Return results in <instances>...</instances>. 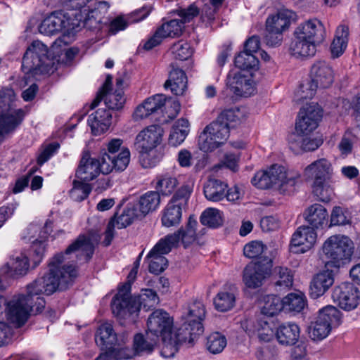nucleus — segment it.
I'll return each instance as SVG.
<instances>
[{
    "mask_svg": "<svg viewBox=\"0 0 360 360\" xmlns=\"http://www.w3.org/2000/svg\"><path fill=\"white\" fill-rule=\"evenodd\" d=\"M349 37V27L345 25H339L335 31V37L330 45L333 58L340 57L345 51Z\"/></svg>",
    "mask_w": 360,
    "mask_h": 360,
    "instance_id": "e433bc0d",
    "label": "nucleus"
},
{
    "mask_svg": "<svg viewBox=\"0 0 360 360\" xmlns=\"http://www.w3.org/2000/svg\"><path fill=\"white\" fill-rule=\"evenodd\" d=\"M131 153L129 148L122 150L110 156H103L101 169L103 174H108L112 172H123L128 167L130 162Z\"/></svg>",
    "mask_w": 360,
    "mask_h": 360,
    "instance_id": "b1692460",
    "label": "nucleus"
},
{
    "mask_svg": "<svg viewBox=\"0 0 360 360\" xmlns=\"http://www.w3.org/2000/svg\"><path fill=\"white\" fill-rule=\"evenodd\" d=\"M15 94L11 101H4L0 104V143H2L21 124L25 111L21 108H15L13 103Z\"/></svg>",
    "mask_w": 360,
    "mask_h": 360,
    "instance_id": "9b49d317",
    "label": "nucleus"
},
{
    "mask_svg": "<svg viewBox=\"0 0 360 360\" xmlns=\"http://www.w3.org/2000/svg\"><path fill=\"white\" fill-rule=\"evenodd\" d=\"M321 111L317 104H309L300 109L295 129L298 134L307 136L315 130L321 118Z\"/></svg>",
    "mask_w": 360,
    "mask_h": 360,
    "instance_id": "f3484780",
    "label": "nucleus"
},
{
    "mask_svg": "<svg viewBox=\"0 0 360 360\" xmlns=\"http://www.w3.org/2000/svg\"><path fill=\"white\" fill-rule=\"evenodd\" d=\"M160 204V195L158 191H148L140 196L138 205L141 214L146 215L158 209Z\"/></svg>",
    "mask_w": 360,
    "mask_h": 360,
    "instance_id": "a19ab883",
    "label": "nucleus"
},
{
    "mask_svg": "<svg viewBox=\"0 0 360 360\" xmlns=\"http://www.w3.org/2000/svg\"><path fill=\"white\" fill-rule=\"evenodd\" d=\"M304 176L313 180V192L322 202H329L333 195V168L326 158L319 159L309 165L304 171Z\"/></svg>",
    "mask_w": 360,
    "mask_h": 360,
    "instance_id": "20e7f679",
    "label": "nucleus"
},
{
    "mask_svg": "<svg viewBox=\"0 0 360 360\" xmlns=\"http://www.w3.org/2000/svg\"><path fill=\"white\" fill-rule=\"evenodd\" d=\"M317 89V84H315L311 80H307L300 85L295 94L296 99L297 101L311 99L315 95Z\"/></svg>",
    "mask_w": 360,
    "mask_h": 360,
    "instance_id": "680f3d73",
    "label": "nucleus"
},
{
    "mask_svg": "<svg viewBox=\"0 0 360 360\" xmlns=\"http://www.w3.org/2000/svg\"><path fill=\"white\" fill-rule=\"evenodd\" d=\"M294 39L290 45V53L296 58H305L314 56L318 44L300 35L293 34Z\"/></svg>",
    "mask_w": 360,
    "mask_h": 360,
    "instance_id": "72a5a7b5",
    "label": "nucleus"
},
{
    "mask_svg": "<svg viewBox=\"0 0 360 360\" xmlns=\"http://www.w3.org/2000/svg\"><path fill=\"white\" fill-rule=\"evenodd\" d=\"M200 222L211 228H217L222 224L220 211L215 208L206 209L200 216Z\"/></svg>",
    "mask_w": 360,
    "mask_h": 360,
    "instance_id": "5fc2aeb1",
    "label": "nucleus"
},
{
    "mask_svg": "<svg viewBox=\"0 0 360 360\" xmlns=\"http://www.w3.org/2000/svg\"><path fill=\"white\" fill-rule=\"evenodd\" d=\"M316 238L317 234L313 228L300 226L292 236L290 250L295 253H304L313 248Z\"/></svg>",
    "mask_w": 360,
    "mask_h": 360,
    "instance_id": "4be33fe9",
    "label": "nucleus"
},
{
    "mask_svg": "<svg viewBox=\"0 0 360 360\" xmlns=\"http://www.w3.org/2000/svg\"><path fill=\"white\" fill-rule=\"evenodd\" d=\"M354 248V243L348 236L336 234L327 238L323 244L322 251L328 259L327 263L339 266L341 262L350 259Z\"/></svg>",
    "mask_w": 360,
    "mask_h": 360,
    "instance_id": "0eeeda50",
    "label": "nucleus"
},
{
    "mask_svg": "<svg viewBox=\"0 0 360 360\" xmlns=\"http://www.w3.org/2000/svg\"><path fill=\"white\" fill-rule=\"evenodd\" d=\"M267 172L274 186L283 191L295 186L300 177L297 174L288 173L285 168L279 165H273Z\"/></svg>",
    "mask_w": 360,
    "mask_h": 360,
    "instance_id": "393cba45",
    "label": "nucleus"
},
{
    "mask_svg": "<svg viewBox=\"0 0 360 360\" xmlns=\"http://www.w3.org/2000/svg\"><path fill=\"white\" fill-rule=\"evenodd\" d=\"M165 103L166 96L163 94H156L149 97L136 107L133 114L134 119L142 120L160 111L162 112Z\"/></svg>",
    "mask_w": 360,
    "mask_h": 360,
    "instance_id": "a878e982",
    "label": "nucleus"
},
{
    "mask_svg": "<svg viewBox=\"0 0 360 360\" xmlns=\"http://www.w3.org/2000/svg\"><path fill=\"white\" fill-rule=\"evenodd\" d=\"M317 319L328 324L329 328L333 329L341 324L342 314L336 307L328 305L319 310Z\"/></svg>",
    "mask_w": 360,
    "mask_h": 360,
    "instance_id": "c03bdc74",
    "label": "nucleus"
},
{
    "mask_svg": "<svg viewBox=\"0 0 360 360\" xmlns=\"http://www.w3.org/2000/svg\"><path fill=\"white\" fill-rule=\"evenodd\" d=\"M332 329L319 319L312 322L308 328L309 338L314 341H320L325 339L330 333Z\"/></svg>",
    "mask_w": 360,
    "mask_h": 360,
    "instance_id": "603ef678",
    "label": "nucleus"
},
{
    "mask_svg": "<svg viewBox=\"0 0 360 360\" xmlns=\"http://www.w3.org/2000/svg\"><path fill=\"white\" fill-rule=\"evenodd\" d=\"M29 267V259L22 253L11 259L8 264L0 269V290L6 288L10 279L25 275Z\"/></svg>",
    "mask_w": 360,
    "mask_h": 360,
    "instance_id": "a211bd4d",
    "label": "nucleus"
},
{
    "mask_svg": "<svg viewBox=\"0 0 360 360\" xmlns=\"http://www.w3.org/2000/svg\"><path fill=\"white\" fill-rule=\"evenodd\" d=\"M91 188L89 184L75 180L73 187L70 191V198L77 202L86 199L91 193Z\"/></svg>",
    "mask_w": 360,
    "mask_h": 360,
    "instance_id": "052dcab7",
    "label": "nucleus"
},
{
    "mask_svg": "<svg viewBox=\"0 0 360 360\" xmlns=\"http://www.w3.org/2000/svg\"><path fill=\"white\" fill-rule=\"evenodd\" d=\"M139 217V213L134 205H128L120 214H115L110 221H115V225L119 229L130 225L134 219Z\"/></svg>",
    "mask_w": 360,
    "mask_h": 360,
    "instance_id": "a18cd8bd",
    "label": "nucleus"
},
{
    "mask_svg": "<svg viewBox=\"0 0 360 360\" xmlns=\"http://www.w3.org/2000/svg\"><path fill=\"white\" fill-rule=\"evenodd\" d=\"M266 247L261 241L253 240L247 243L243 248L244 255L248 258H256L260 256Z\"/></svg>",
    "mask_w": 360,
    "mask_h": 360,
    "instance_id": "69168bd1",
    "label": "nucleus"
},
{
    "mask_svg": "<svg viewBox=\"0 0 360 360\" xmlns=\"http://www.w3.org/2000/svg\"><path fill=\"white\" fill-rule=\"evenodd\" d=\"M49 4H51L54 6L60 5L64 8L75 11V13H77L79 15L78 18H81V15L78 13L77 11L80 10L82 8L84 7L88 2L91 0H48Z\"/></svg>",
    "mask_w": 360,
    "mask_h": 360,
    "instance_id": "0e129e2a",
    "label": "nucleus"
},
{
    "mask_svg": "<svg viewBox=\"0 0 360 360\" xmlns=\"http://www.w3.org/2000/svg\"><path fill=\"white\" fill-rule=\"evenodd\" d=\"M322 143L323 141L320 139H312L307 136H304L302 135L296 136L295 141L290 143V148L294 150H297L299 148L306 152L314 151L319 148Z\"/></svg>",
    "mask_w": 360,
    "mask_h": 360,
    "instance_id": "09e8293b",
    "label": "nucleus"
},
{
    "mask_svg": "<svg viewBox=\"0 0 360 360\" xmlns=\"http://www.w3.org/2000/svg\"><path fill=\"white\" fill-rule=\"evenodd\" d=\"M304 217L314 230V229L323 228L328 223V212L320 204L316 203L309 207L304 212Z\"/></svg>",
    "mask_w": 360,
    "mask_h": 360,
    "instance_id": "f704fd0d",
    "label": "nucleus"
},
{
    "mask_svg": "<svg viewBox=\"0 0 360 360\" xmlns=\"http://www.w3.org/2000/svg\"><path fill=\"white\" fill-rule=\"evenodd\" d=\"M227 86L237 96H250L255 92V82L252 74L238 71L231 72L227 76Z\"/></svg>",
    "mask_w": 360,
    "mask_h": 360,
    "instance_id": "aec40b11",
    "label": "nucleus"
},
{
    "mask_svg": "<svg viewBox=\"0 0 360 360\" xmlns=\"http://www.w3.org/2000/svg\"><path fill=\"white\" fill-rule=\"evenodd\" d=\"M190 131V124L188 120L180 118L173 124L168 138V143L172 146L181 144Z\"/></svg>",
    "mask_w": 360,
    "mask_h": 360,
    "instance_id": "c9c22d12",
    "label": "nucleus"
},
{
    "mask_svg": "<svg viewBox=\"0 0 360 360\" xmlns=\"http://www.w3.org/2000/svg\"><path fill=\"white\" fill-rule=\"evenodd\" d=\"M310 76L311 81L321 89L329 87L334 79L332 68L325 61L315 63L311 68Z\"/></svg>",
    "mask_w": 360,
    "mask_h": 360,
    "instance_id": "cd10ccee",
    "label": "nucleus"
},
{
    "mask_svg": "<svg viewBox=\"0 0 360 360\" xmlns=\"http://www.w3.org/2000/svg\"><path fill=\"white\" fill-rule=\"evenodd\" d=\"M350 223V217L347 211L340 207H335L330 214L329 226H342Z\"/></svg>",
    "mask_w": 360,
    "mask_h": 360,
    "instance_id": "e2e57ef3",
    "label": "nucleus"
},
{
    "mask_svg": "<svg viewBox=\"0 0 360 360\" xmlns=\"http://www.w3.org/2000/svg\"><path fill=\"white\" fill-rule=\"evenodd\" d=\"M102 172L101 162L90 157L89 153H84L76 171V176L84 181H90Z\"/></svg>",
    "mask_w": 360,
    "mask_h": 360,
    "instance_id": "bb28decb",
    "label": "nucleus"
},
{
    "mask_svg": "<svg viewBox=\"0 0 360 360\" xmlns=\"http://www.w3.org/2000/svg\"><path fill=\"white\" fill-rule=\"evenodd\" d=\"M180 20L174 19L164 23L158 30L165 37H179L181 34L184 24L190 22L194 17L199 13L198 8L193 5H190L187 8H180L177 11Z\"/></svg>",
    "mask_w": 360,
    "mask_h": 360,
    "instance_id": "6ab92c4d",
    "label": "nucleus"
},
{
    "mask_svg": "<svg viewBox=\"0 0 360 360\" xmlns=\"http://www.w3.org/2000/svg\"><path fill=\"white\" fill-rule=\"evenodd\" d=\"M191 192L190 188L188 186H184L175 193L162 211V226L171 227L180 223L182 211L188 206Z\"/></svg>",
    "mask_w": 360,
    "mask_h": 360,
    "instance_id": "1a4fd4ad",
    "label": "nucleus"
},
{
    "mask_svg": "<svg viewBox=\"0 0 360 360\" xmlns=\"http://www.w3.org/2000/svg\"><path fill=\"white\" fill-rule=\"evenodd\" d=\"M283 309L290 311H301L306 306V299L302 293H290L283 299Z\"/></svg>",
    "mask_w": 360,
    "mask_h": 360,
    "instance_id": "8fccbe9b",
    "label": "nucleus"
},
{
    "mask_svg": "<svg viewBox=\"0 0 360 360\" xmlns=\"http://www.w3.org/2000/svg\"><path fill=\"white\" fill-rule=\"evenodd\" d=\"M197 225L198 221L193 216H190L185 228H181L177 232L172 234L177 235L178 236V240L175 243V247L179 244L180 240H181L184 247H187L195 241L196 239L195 227Z\"/></svg>",
    "mask_w": 360,
    "mask_h": 360,
    "instance_id": "79ce46f5",
    "label": "nucleus"
},
{
    "mask_svg": "<svg viewBox=\"0 0 360 360\" xmlns=\"http://www.w3.org/2000/svg\"><path fill=\"white\" fill-rule=\"evenodd\" d=\"M205 314L203 303L198 300L189 303L184 309L181 315L182 328L188 331L191 338L193 339L203 333L202 321L205 317Z\"/></svg>",
    "mask_w": 360,
    "mask_h": 360,
    "instance_id": "f8f14e48",
    "label": "nucleus"
},
{
    "mask_svg": "<svg viewBox=\"0 0 360 360\" xmlns=\"http://www.w3.org/2000/svg\"><path fill=\"white\" fill-rule=\"evenodd\" d=\"M333 283L334 277L332 271L326 270L318 273L310 283V296L314 299L322 296Z\"/></svg>",
    "mask_w": 360,
    "mask_h": 360,
    "instance_id": "7c9ffc66",
    "label": "nucleus"
},
{
    "mask_svg": "<svg viewBox=\"0 0 360 360\" xmlns=\"http://www.w3.org/2000/svg\"><path fill=\"white\" fill-rule=\"evenodd\" d=\"M236 299L235 288H231L229 290H222L214 298V307L219 311H227L235 306Z\"/></svg>",
    "mask_w": 360,
    "mask_h": 360,
    "instance_id": "58836bf2",
    "label": "nucleus"
},
{
    "mask_svg": "<svg viewBox=\"0 0 360 360\" xmlns=\"http://www.w3.org/2000/svg\"><path fill=\"white\" fill-rule=\"evenodd\" d=\"M112 115L110 110L99 108L91 114L88 118V124L94 136L101 135L107 131L111 124Z\"/></svg>",
    "mask_w": 360,
    "mask_h": 360,
    "instance_id": "c756f323",
    "label": "nucleus"
},
{
    "mask_svg": "<svg viewBox=\"0 0 360 360\" xmlns=\"http://www.w3.org/2000/svg\"><path fill=\"white\" fill-rule=\"evenodd\" d=\"M245 109L239 107L225 109L217 117L220 121L228 124L229 129L245 120Z\"/></svg>",
    "mask_w": 360,
    "mask_h": 360,
    "instance_id": "37998d69",
    "label": "nucleus"
},
{
    "mask_svg": "<svg viewBox=\"0 0 360 360\" xmlns=\"http://www.w3.org/2000/svg\"><path fill=\"white\" fill-rule=\"evenodd\" d=\"M229 132L228 124L217 117L199 136L200 150L205 153L212 152L225 143L229 136Z\"/></svg>",
    "mask_w": 360,
    "mask_h": 360,
    "instance_id": "9d476101",
    "label": "nucleus"
},
{
    "mask_svg": "<svg viewBox=\"0 0 360 360\" xmlns=\"http://www.w3.org/2000/svg\"><path fill=\"white\" fill-rule=\"evenodd\" d=\"M272 261L266 258L263 260L248 264L243 270V281L250 288H257L270 276Z\"/></svg>",
    "mask_w": 360,
    "mask_h": 360,
    "instance_id": "2eb2a0df",
    "label": "nucleus"
},
{
    "mask_svg": "<svg viewBox=\"0 0 360 360\" xmlns=\"http://www.w3.org/2000/svg\"><path fill=\"white\" fill-rule=\"evenodd\" d=\"M163 133V129L160 126L155 124L143 129L137 134L135 146L143 158L141 160L143 167L152 166L150 163L144 162V156L160 144Z\"/></svg>",
    "mask_w": 360,
    "mask_h": 360,
    "instance_id": "4468645a",
    "label": "nucleus"
},
{
    "mask_svg": "<svg viewBox=\"0 0 360 360\" xmlns=\"http://www.w3.org/2000/svg\"><path fill=\"white\" fill-rule=\"evenodd\" d=\"M251 182L255 187L260 189H267L274 186L267 170L257 172L252 179Z\"/></svg>",
    "mask_w": 360,
    "mask_h": 360,
    "instance_id": "338daca9",
    "label": "nucleus"
},
{
    "mask_svg": "<svg viewBox=\"0 0 360 360\" xmlns=\"http://www.w3.org/2000/svg\"><path fill=\"white\" fill-rule=\"evenodd\" d=\"M177 240V235H167L160 239L153 248L146 256L150 272L158 274L165 269L167 266V259L164 255L168 254L172 248L175 247Z\"/></svg>",
    "mask_w": 360,
    "mask_h": 360,
    "instance_id": "ddd939ff",
    "label": "nucleus"
},
{
    "mask_svg": "<svg viewBox=\"0 0 360 360\" xmlns=\"http://www.w3.org/2000/svg\"><path fill=\"white\" fill-rule=\"evenodd\" d=\"M283 309V300L275 295H270L266 297L264 305L262 308L263 314L268 316H273Z\"/></svg>",
    "mask_w": 360,
    "mask_h": 360,
    "instance_id": "13d9d810",
    "label": "nucleus"
},
{
    "mask_svg": "<svg viewBox=\"0 0 360 360\" xmlns=\"http://www.w3.org/2000/svg\"><path fill=\"white\" fill-rule=\"evenodd\" d=\"M178 184L177 179L169 174H165L158 177L156 188L165 195H170Z\"/></svg>",
    "mask_w": 360,
    "mask_h": 360,
    "instance_id": "4d7b16f0",
    "label": "nucleus"
},
{
    "mask_svg": "<svg viewBox=\"0 0 360 360\" xmlns=\"http://www.w3.org/2000/svg\"><path fill=\"white\" fill-rule=\"evenodd\" d=\"M235 65L240 71L257 70L259 67L257 58L250 52L243 51L235 58Z\"/></svg>",
    "mask_w": 360,
    "mask_h": 360,
    "instance_id": "49530a36",
    "label": "nucleus"
},
{
    "mask_svg": "<svg viewBox=\"0 0 360 360\" xmlns=\"http://www.w3.org/2000/svg\"><path fill=\"white\" fill-rule=\"evenodd\" d=\"M44 230L40 231L39 238L36 239L32 242L31 246V251L33 252L32 260L34 266H37L42 260L45 252V239L48 237L49 231H51V226L46 222L44 225Z\"/></svg>",
    "mask_w": 360,
    "mask_h": 360,
    "instance_id": "ea45409f",
    "label": "nucleus"
},
{
    "mask_svg": "<svg viewBox=\"0 0 360 360\" xmlns=\"http://www.w3.org/2000/svg\"><path fill=\"white\" fill-rule=\"evenodd\" d=\"M158 342L146 333V337L142 334H136L134 339V347L137 353L150 352L153 350L154 346Z\"/></svg>",
    "mask_w": 360,
    "mask_h": 360,
    "instance_id": "6e6d98bb",
    "label": "nucleus"
},
{
    "mask_svg": "<svg viewBox=\"0 0 360 360\" xmlns=\"http://www.w3.org/2000/svg\"><path fill=\"white\" fill-rule=\"evenodd\" d=\"M255 327V335L261 342H268L273 340L274 336L276 337L273 323L269 322L266 319H258Z\"/></svg>",
    "mask_w": 360,
    "mask_h": 360,
    "instance_id": "de8ad7c7",
    "label": "nucleus"
},
{
    "mask_svg": "<svg viewBox=\"0 0 360 360\" xmlns=\"http://www.w3.org/2000/svg\"><path fill=\"white\" fill-rule=\"evenodd\" d=\"M60 145L56 143H51L43 148L38 155L37 164L42 165L48 161L58 150Z\"/></svg>",
    "mask_w": 360,
    "mask_h": 360,
    "instance_id": "774afa93",
    "label": "nucleus"
},
{
    "mask_svg": "<svg viewBox=\"0 0 360 360\" xmlns=\"http://www.w3.org/2000/svg\"><path fill=\"white\" fill-rule=\"evenodd\" d=\"M275 284L281 289H288L292 285L293 276L290 269L284 266H276L274 269Z\"/></svg>",
    "mask_w": 360,
    "mask_h": 360,
    "instance_id": "3c124183",
    "label": "nucleus"
},
{
    "mask_svg": "<svg viewBox=\"0 0 360 360\" xmlns=\"http://www.w3.org/2000/svg\"><path fill=\"white\" fill-rule=\"evenodd\" d=\"M96 342L101 347V349H117V345H120L114 333L112 326L109 323H105L100 326L96 335Z\"/></svg>",
    "mask_w": 360,
    "mask_h": 360,
    "instance_id": "473e14b6",
    "label": "nucleus"
},
{
    "mask_svg": "<svg viewBox=\"0 0 360 360\" xmlns=\"http://www.w3.org/2000/svg\"><path fill=\"white\" fill-rule=\"evenodd\" d=\"M112 80V77L108 75L103 85L91 104V109L98 106L102 100H104L105 105L109 110H120L123 107L125 102L123 90L115 89L114 92H110Z\"/></svg>",
    "mask_w": 360,
    "mask_h": 360,
    "instance_id": "dca6fc26",
    "label": "nucleus"
},
{
    "mask_svg": "<svg viewBox=\"0 0 360 360\" xmlns=\"http://www.w3.org/2000/svg\"><path fill=\"white\" fill-rule=\"evenodd\" d=\"M48 48L40 41H34L27 47L24 53L22 63V70L25 76L20 82V86L28 85V79L38 75L47 74L51 70L48 62Z\"/></svg>",
    "mask_w": 360,
    "mask_h": 360,
    "instance_id": "39448f33",
    "label": "nucleus"
},
{
    "mask_svg": "<svg viewBox=\"0 0 360 360\" xmlns=\"http://www.w3.org/2000/svg\"><path fill=\"white\" fill-rule=\"evenodd\" d=\"M293 34L300 35V38H305L320 44L324 40L326 33L322 22L314 18L300 23L295 28Z\"/></svg>",
    "mask_w": 360,
    "mask_h": 360,
    "instance_id": "5701e85b",
    "label": "nucleus"
},
{
    "mask_svg": "<svg viewBox=\"0 0 360 360\" xmlns=\"http://www.w3.org/2000/svg\"><path fill=\"white\" fill-rule=\"evenodd\" d=\"M170 51L174 58L179 60H186L193 54V49L190 44L183 40L179 41L172 45Z\"/></svg>",
    "mask_w": 360,
    "mask_h": 360,
    "instance_id": "bf43d9fd",
    "label": "nucleus"
},
{
    "mask_svg": "<svg viewBox=\"0 0 360 360\" xmlns=\"http://www.w3.org/2000/svg\"><path fill=\"white\" fill-rule=\"evenodd\" d=\"M147 334L158 342L162 343V352L171 356L177 350L178 340L173 333V319L169 314L162 309L153 311L148 319Z\"/></svg>",
    "mask_w": 360,
    "mask_h": 360,
    "instance_id": "7ed1b4c3",
    "label": "nucleus"
},
{
    "mask_svg": "<svg viewBox=\"0 0 360 360\" xmlns=\"http://www.w3.org/2000/svg\"><path fill=\"white\" fill-rule=\"evenodd\" d=\"M294 13L288 9H281L268 16L266 20L265 42L268 46L281 45L283 32L288 30L293 19Z\"/></svg>",
    "mask_w": 360,
    "mask_h": 360,
    "instance_id": "6e6552de",
    "label": "nucleus"
},
{
    "mask_svg": "<svg viewBox=\"0 0 360 360\" xmlns=\"http://www.w3.org/2000/svg\"><path fill=\"white\" fill-rule=\"evenodd\" d=\"M187 77L184 71L172 64L169 77L165 82L164 87L166 89H169L176 96H181L187 89Z\"/></svg>",
    "mask_w": 360,
    "mask_h": 360,
    "instance_id": "c85d7f7f",
    "label": "nucleus"
},
{
    "mask_svg": "<svg viewBox=\"0 0 360 360\" xmlns=\"http://www.w3.org/2000/svg\"><path fill=\"white\" fill-rule=\"evenodd\" d=\"M94 245L89 236L80 235L70 244L65 252L56 255L49 262V272L36 279L27 287L22 297L8 303L7 316L9 320L24 324L31 311L37 314L45 307L41 295H51L56 290H64L77 276L76 267L70 262H88L92 257Z\"/></svg>",
    "mask_w": 360,
    "mask_h": 360,
    "instance_id": "f257e3e1",
    "label": "nucleus"
},
{
    "mask_svg": "<svg viewBox=\"0 0 360 360\" xmlns=\"http://www.w3.org/2000/svg\"><path fill=\"white\" fill-rule=\"evenodd\" d=\"M226 189L227 185L223 181L212 179L204 186V194L208 200L218 202L225 198Z\"/></svg>",
    "mask_w": 360,
    "mask_h": 360,
    "instance_id": "4c0bfd02",
    "label": "nucleus"
},
{
    "mask_svg": "<svg viewBox=\"0 0 360 360\" xmlns=\"http://www.w3.org/2000/svg\"><path fill=\"white\" fill-rule=\"evenodd\" d=\"M226 338L222 334L215 332L207 338L206 348L212 354L221 353L226 346Z\"/></svg>",
    "mask_w": 360,
    "mask_h": 360,
    "instance_id": "864d4df0",
    "label": "nucleus"
},
{
    "mask_svg": "<svg viewBox=\"0 0 360 360\" xmlns=\"http://www.w3.org/2000/svg\"><path fill=\"white\" fill-rule=\"evenodd\" d=\"M159 302L156 292L151 289L142 290L138 297H131L129 283L123 284L114 297L111 307L113 314L120 321L128 320L134 323L141 308L146 311L155 307Z\"/></svg>",
    "mask_w": 360,
    "mask_h": 360,
    "instance_id": "f03ea898",
    "label": "nucleus"
},
{
    "mask_svg": "<svg viewBox=\"0 0 360 360\" xmlns=\"http://www.w3.org/2000/svg\"><path fill=\"white\" fill-rule=\"evenodd\" d=\"M300 329L297 324L288 322L281 324L276 331V338L279 344L285 346L295 345L300 338Z\"/></svg>",
    "mask_w": 360,
    "mask_h": 360,
    "instance_id": "2f4dec72",
    "label": "nucleus"
},
{
    "mask_svg": "<svg viewBox=\"0 0 360 360\" xmlns=\"http://www.w3.org/2000/svg\"><path fill=\"white\" fill-rule=\"evenodd\" d=\"M77 13L56 11L51 13L40 24L39 31L45 35H53L62 32L65 35H71L77 32L81 18Z\"/></svg>",
    "mask_w": 360,
    "mask_h": 360,
    "instance_id": "423d86ee",
    "label": "nucleus"
},
{
    "mask_svg": "<svg viewBox=\"0 0 360 360\" xmlns=\"http://www.w3.org/2000/svg\"><path fill=\"white\" fill-rule=\"evenodd\" d=\"M332 297L340 307L347 311L355 309L359 301V290L351 283H342L336 286L333 291Z\"/></svg>",
    "mask_w": 360,
    "mask_h": 360,
    "instance_id": "412c9836",
    "label": "nucleus"
}]
</instances>
